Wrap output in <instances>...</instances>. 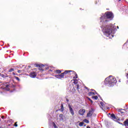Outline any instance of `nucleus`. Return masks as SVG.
Masks as SVG:
<instances>
[{
  "label": "nucleus",
  "mask_w": 128,
  "mask_h": 128,
  "mask_svg": "<svg viewBox=\"0 0 128 128\" xmlns=\"http://www.w3.org/2000/svg\"><path fill=\"white\" fill-rule=\"evenodd\" d=\"M106 18L110 20L114 18V14L112 12H106L100 17V24L104 34L109 38H114V26L112 24H108V20Z\"/></svg>",
  "instance_id": "nucleus-1"
},
{
  "label": "nucleus",
  "mask_w": 128,
  "mask_h": 128,
  "mask_svg": "<svg viewBox=\"0 0 128 128\" xmlns=\"http://www.w3.org/2000/svg\"><path fill=\"white\" fill-rule=\"evenodd\" d=\"M104 84L108 86H114L116 84V79L114 76H110L105 79Z\"/></svg>",
  "instance_id": "nucleus-2"
},
{
  "label": "nucleus",
  "mask_w": 128,
  "mask_h": 128,
  "mask_svg": "<svg viewBox=\"0 0 128 128\" xmlns=\"http://www.w3.org/2000/svg\"><path fill=\"white\" fill-rule=\"evenodd\" d=\"M72 72V70H66L64 72L60 74H56L55 75V77L56 78H64V74H68V72Z\"/></svg>",
  "instance_id": "nucleus-3"
},
{
  "label": "nucleus",
  "mask_w": 128,
  "mask_h": 128,
  "mask_svg": "<svg viewBox=\"0 0 128 128\" xmlns=\"http://www.w3.org/2000/svg\"><path fill=\"white\" fill-rule=\"evenodd\" d=\"M68 107L69 108V112H70L72 116H74V111L72 106H70V104H68Z\"/></svg>",
  "instance_id": "nucleus-4"
},
{
  "label": "nucleus",
  "mask_w": 128,
  "mask_h": 128,
  "mask_svg": "<svg viewBox=\"0 0 128 128\" xmlns=\"http://www.w3.org/2000/svg\"><path fill=\"white\" fill-rule=\"evenodd\" d=\"M92 114H94V109L92 108L87 114L86 116L88 118H90L92 116Z\"/></svg>",
  "instance_id": "nucleus-5"
},
{
  "label": "nucleus",
  "mask_w": 128,
  "mask_h": 128,
  "mask_svg": "<svg viewBox=\"0 0 128 128\" xmlns=\"http://www.w3.org/2000/svg\"><path fill=\"white\" fill-rule=\"evenodd\" d=\"M86 113V110L84 109H80L78 111V114H80V116H84V114Z\"/></svg>",
  "instance_id": "nucleus-6"
},
{
  "label": "nucleus",
  "mask_w": 128,
  "mask_h": 128,
  "mask_svg": "<svg viewBox=\"0 0 128 128\" xmlns=\"http://www.w3.org/2000/svg\"><path fill=\"white\" fill-rule=\"evenodd\" d=\"M30 78H36V73L34 72H31L30 73Z\"/></svg>",
  "instance_id": "nucleus-7"
},
{
  "label": "nucleus",
  "mask_w": 128,
  "mask_h": 128,
  "mask_svg": "<svg viewBox=\"0 0 128 128\" xmlns=\"http://www.w3.org/2000/svg\"><path fill=\"white\" fill-rule=\"evenodd\" d=\"M110 118L112 120H118V118H116V115H114V114H111Z\"/></svg>",
  "instance_id": "nucleus-8"
},
{
  "label": "nucleus",
  "mask_w": 128,
  "mask_h": 128,
  "mask_svg": "<svg viewBox=\"0 0 128 128\" xmlns=\"http://www.w3.org/2000/svg\"><path fill=\"white\" fill-rule=\"evenodd\" d=\"M36 66L37 67L40 68H39V70H42V68H44V64H41V65L36 64Z\"/></svg>",
  "instance_id": "nucleus-9"
},
{
  "label": "nucleus",
  "mask_w": 128,
  "mask_h": 128,
  "mask_svg": "<svg viewBox=\"0 0 128 128\" xmlns=\"http://www.w3.org/2000/svg\"><path fill=\"white\" fill-rule=\"evenodd\" d=\"M88 96H94V94H98L96 92H89L88 94Z\"/></svg>",
  "instance_id": "nucleus-10"
},
{
  "label": "nucleus",
  "mask_w": 128,
  "mask_h": 128,
  "mask_svg": "<svg viewBox=\"0 0 128 128\" xmlns=\"http://www.w3.org/2000/svg\"><path fill=\"white\" fill-rule=\"evenodd\" d=\"M59 117L60 118V120H64V114H60Z\"/></svg>",
  "instance_id": "nucleus-11"
},
{
  "label": "nucleus",
  "mask_w": 128,
  "mask_h": 128,
  "mask_svg": "<svg viewBox=\"0 0 128 128\" xmlns=\"http://www.w3.org/2000/svg\"><path fill=\"white\" fill-rule=\"evenodd\" d=\"M5 90H10V86L8 84H6Z\"/></svg>",
  "instance_id": "nucleus-12"
},
{
  "label": "nucleus",
  "mask_w": 128,
  "mask_h": 128,
  "mask_svg": "<svg viewBox=\"0 0 128 128\" xmlns=\"http://www.w3.org/2000/svg\"><path fill=\"white\" fill-rule=\"evenodd\" d=\"M124 126H128V119L126 120L124 122Z\"/></svg>",
  "instance_id": "nucleus-13"
},
{
  "label": "nucleus",
  "mask_w": 128,
  "mask_h": 128,
  "mask_svg": "<svg viewBox=\"0 0 128 128\" xmlns=\"http://www.w3.org/2000/svg\"><path fill=\"white\" fill-rule=\"evenodd\" d=\"M72 74H75V76H74L73 78H78V74H76V72H74V71H72Z\"/></svg>",
  "instance_id": "nucleus-14"
},
{
  "label": "nucleus",
  "mask_w": 128,
  "mask_h": 128,
  "mask_svg": "<svg viewBox=\"0 0 128 128\" xmlns=\"http://www.w3.org/2000/svg\"><path fill=\"white\" fill-rule=\"evenodd\" d=\"M54 72H56V74H60L62 72V71L60 70H56V71H54Z\"/></svg>",
  "instance_id": "nucleus-15"
},
{
  "label": "nucleus",
  "mask_w": 128,
  "mask_h": 128,
  "mask_svg": "<svg viewBox=\"0 0 128 128\" xmlns=\"http://www.w3.org/2000/svg\"><path fill=\"white\" fill-rule=\"evenodd\" d=\"M83 122H86V124H89L90 123V121L86 119H84Z\"/></svg>",
  "instance_id": "nucleus-16"
},
{
  "label": "nucleus",
  "mask_w": 128,
  "mask_h": 128,
  "mask_svg": "<svg viewBox=\"0 0 128 128\" xmlns=\"http://www.w3.org/2000/svg\"><path fill=\"white\" fill-rule=\"evenodd\" d=\"M73 80H74V84H78V80L74 79Z\"/></svg>",
  "instance_id": "nucleus-17"
},
{
  "label": "nucleus",
  "mask_w": 128,
  "mask_h": 128,
  "mask_svg": "<svg viewBox=\"0 0 128 128\" xmlns=\"http://www.w3.org/2000/svg\"><path fill=\"white\" fill-rule=\"evenodd\" d=\"M100 106H102V108H104V104L102 102H100Z\"/></svg>",
  "instance_id": "nucleus-18"
},
{
  "label": "nucleus",
  "mask_w": 128,
  "mask_h": 128,
  "mask_svg": "<svg viewBox=\"0 0 128 128\" xmlns=\"http://www.w3.org/2000/svg\"><path fill=\"white\" fill-rule=\"evenodd\" d=\"M84 122H80V124H79V126H84Z\"/></svg>",
  "instance_id": "nucleus-19"
},
{
  "label": "nucleus",
  "mask_w": 128,
  "mask_h": 128,
  "mask_svg": "<svg viewBox=\"0 0 128 128\" xmlns=\"http://www.w3.org/2000/svg\"><path fill=\"white\" fill-rule=\"evenodd\" d=\"M14 68H11V69H10V70H9V72H14Z\"/></svg>",
  "instance_id": "nucleus-20"
},
{
  "label": "nucleus",
  "mask_w": 128,
  "mask_h": 128,
  "mask_svg": "<svg viewBox=\"0 0 128 128\" xmlns=\"http://www.w3.org/2000/svg\"><path fill=\"white\" fill-rule=\"evenodd\" d=\"M14 78H16V79L18 80V81H20V78H18V76H14Z\"/></svg>",
  "instance_id": "nucleus-21"
},
{
  "label": "nucleus",
  "mask_w": 128,
  "mask_h": 128,
  "mask_svg": "<svg viewBox=\"0 0 128 128\" xmlns=\"http://www.w3.org/2000/svg\"><path fill=\"white\" fill-rule=\"evenodd\" d=\"M93 98H94V100H98V97L96 96H93Z\"/></svg>",
  "instance_id": "nucleus-22"
},
{
  "label": "nucleus",
  "mask_w": 128,
  "mask_h": 128,
  "mask_svg": "<svg viewBox=\"0 0 128 128\" xmlns=\"http://www.w3.org/2000/svg\"><path fill=\"white\" fill-rule=\"evenodd\" d=\"M76 87H77V90H80V85L77 84Z\"/></svg>",
  "instance_id": "nucleus-23"
},
{
  "label": "nucleus",
  "mask_w": 128,
  "mask_h": 128,
  "mask_svg": "<svg viewBox=\"0 0 128 128\" xmlns=\"http://www.w3.org/2000/svg\"><path fill=\"white\" fill-rule=\"evenodd\" d=\"M18 74H20V72H22V70H18Z\"/></svg>",
  "instance_id": "nucleus-24"
},
{
  "label": "nucleus",
  "mask_w": 128,
  "mask_h": 128,
  "mask_svg": "<svg viewBox=\"0 0 128 128\" xmlns=\"http://www.w3.org/2000/svg\"><path fill=\"white\" fill-rule=\"evenodd\" d=\"M54 128H58V127H57L56 125V124H54Z\"/></svg>",
  "instance_id": "nucleus-25"
},
{
  "label": "nucleus",
  "mask_w": 128,
  "mask_h": 128,
  "mask_svg": "<svg viewBox=\"0 0 128 128\" xmlns=\"http://www.w3.org/2000/svg\"><path fill=\"white\" fill-rule=\"evenodd\" d=\"M118 124H122V126H124V124H122V123L120 122H118Z\"/></svg>",
  "instance_id": "nucleus-26"
},
{
  "label": "nucleus",
  "mask_w": 128,
  "mask_h": 128,
  "mask_svg": "<svg viewBox=\"0 0 128 128\" xmlns=\"http://www.w3.org/2000/svg\"><path fill=\"white\" fill-rule=\"evenodd\" d=\"M91 91H92V92H96V90H93V89H92V90H91Z\"/></svg>",
  "instance_id": "nucleus-27"
},
{
  "label": "nucleus",
  "mask_w": 128,
  "mask_h": 128,
  "mask_svg": "<svg viewBox=\"0 0 128 128\" xmlns=\"http://www.w3.org/2000/svg\"><path fill=\"white\" fill-rule=\"evenodd\" d=\"M14 126H18V124H16V122L15 123Z\"/></svg>",
  "instance_id": "nucleus-28"
},
{
  "label": "nucleus",
  "mask_w": 128,
  "mask_h": 128,
  "mask_svg": "<svg viewBox=\"0 0 128 128\" xmlns=\"http://www.w3.org/2000/svg\"><path fill=\"white\" fill-rule=\"evenodd\" d=\"M52 72V70H49L48 72Z\"/></svg>",
  "instance_id": "nucleus-29"
},
{
  "label": "nucleus",
  "mask_w": 128,
  "mask_h": 128,
  "mask_svg": "<svg viewBox=\"0 0 128 128\" xmlns=\"http://www.w3.org/2000/svg\"><path fill=\"white\" fill-rule=\"evenodd\" d=\"M12 74H13L14 76H15V75H16V74H15L14 72H12Z\"/></svg>",
  "instance_id": "nucleus-30"
},
{
  "label": "nucleus",
  "mask_w": 128,
  "mask_h": 128,
  "mask_svg": "<svg viewBox=\"0 0 128 128\" xmlns=\"http://www.w3.org/2000/svg\"><path fill=\"white\" fill-rule=\"evenodd\" d=\"M4 116H2V118H3V119H4Z\"/></svg>",
  "instance_id": "nucleus-31"
},
{
  "label": "nucleus",
  "mask_w": 128,
  "mask_h": 128,
  "mask_svg": "<svg viewBox=\"0 0 128 128\" xmlns=\"http://www.w3.org/2000/svg\"><path fill=\"white\" fill-rule=\"evenodd\" d=\"M90 102H92V100L90 99Z\"/></svg>",
  "instance_id": "nucleus-32"
},
{
  "label": "nucleus",
  "mask_w": 128,
  "mask_h": 128,
  "mask_svg": "<svg viewBox=\"0 0 128 128\" xmlns=\"http://www.w3.org/2000/svg\"><path fill=\"white\" fill-rule=\"evenodd\" d=\"M66 102H68V99H66Z\"/></svg>",
  "instance_id": "nucleus-33"
},
{
  "label": "nucleus",
  "mask_w": 128,
  "mask_h": 128,
  "mask_svg": "<svg viewBox=\"0 0 128 128\" xmlns=\"http://www.w3.org/2000/svg\"><path fill=\"white\" fill-rule=\"evenodd\" d=\"M48 67H47V68H46V70H48Z\"/></svg>",
  "instance_id": "nucleus-34"
},
{
  "label": "nucleus",
  "mask_w": 128,
  "mask_h": 128,
  "mask_svg": "<svg viewBox=\"0 0 128 128\" xmlns=\"http://www.w3.org/2000/svg\"><path fill=\"white\" fill-rule=\"evenodd\" d=\"M118 28V26H117Z\"/></svg>",
  "instance_id": "nucleus-35"
},
{
  "label": "nucleus",
  "mask_w": 128,
  "mask_h": 128,
  "mask_svg": "<svg viewBox=\"0 0 128 128\" xmlns=\"http://www.w3.org/2000/svg\"><path fill=\"white\" fill-rule=\"evenodd\" d=\"M119 0V2H120V0Z\"/></svg>",
  "instance_id": "nucleus-36"
},
{
  "label": "nucleus",
  "mask_w": 128,
  "mask_h": 128,
  "mask_svg": "<svg viewBox=\"0 0 128 128\" xmlns=\"http://www.w3.org/2000/svg\"><path fill=\"white\" fill-rule=\"evenodd\" d=\"M121 114H122V112H121Z\"/></svg>",
  "instance_id": "nucleus-37"
},
{
  "label": "nucleus",
  "mask_w": 128,
  "mask_h": 128,
  "mask_svg": "<svg viewBox=\"0 0 128 128\" xmlns=\"http://www.w3.org/2000/svg\"><path fill=\"white\" fill-rule=\"evenodd\" d=\"M0 128H2L1 127H0Z\"/></svg>",
  "instance_id": "nucleus-38"
}]
</instances>
